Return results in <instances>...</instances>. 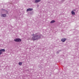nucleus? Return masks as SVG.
Listing matches in <instances>:
<instances>
[{"label":"nucleus","mask_w":79,"mask_h":79,"mask_svg":"<svg viewBox=\"0 0 79 79\" xmlns=\"http://www.w3.org/2000/svg\"><path fill=\"white\" fill-rule=\"evenodd\" d=\"M55 20H52L51 22V23H55Z\"/></svg>","instance_id":"1a4fd4ad"},{"label":"nucleus","mask_w":79,"mask_h":79,"mask_svg":"<svg viewBox=\"0 0 79 79\" xmlns=\"http://www.w3.org/2000/svg\"><path fill=\"white\" fill-rule=\"evenodd\" d=\"M71 13L73 15H75V13L74 12L72 11Z\"/></svg>","instance_id":"0eeeda50"},{"label":"nucleus","mask_w":79,"mask_h":79,"mask_svg":"<svg viewBox=\"0 0 79 79\" xmlns=\"http://www.w3.org/2000/svg\"><path fill=\"white\" fill-rule=\"evenodd\" d=\"M66 40V39H62L61 40V41L62 42H64Z\"/></svg>","instance_id":"39448f33"},{"label":"nucleus","mask_w":79,"mask_h":79,"mask_svg":"<svg viewBox=\"0 0 79 79\" xmlns=\"http://www.w3.org/2000/svg\"><path fill=\"white\" fill-rule=\"evenodd\" d=\"M33 10V9L32 8H29V9H27V11H32Z\"/></svg>","instance_id":"7ed1b4c3"},{"label":"nucleus","mask_w":79,"mask_h":79,"mask_svg":"<svg viewBox=\"0 0 79 79\" xmlns=\"http://www.w3.org/2000/svg\"><path fill=\"white\" fill-rule=\"evenodd\" d=\"M2 51L0 50V55H2Z\"/></svg>","instance_id":"9b49d317"},{"label":"nucleus","mask_w":79,"mask_h":79,"mask_svg":"<svg viewBox=\"0 0 79 79\" xmlns=\"http://www.w3.org/2000/svg\"><path fill=\"white\" fill-rule=\"evenodd\" d=\"M6 15L5 14H2L1 15V16H2V17H6Z\"/></svg>","instance_id":"20e7f679"},{"label":"nucleus","mask_w":79,"mask_h":79,"mask_svg":"<svg viewBox=\"0 0 79 79\" xmlns=\"http://www.w3.org/2000/svg\"><path fill=\"white\" fill-rule=\"evenodd\" d=\"M14 40V41H15V42H21V40L20 39L18 38Z\"/></svg>","instance_id":"f03ea898"},{"label":"nucleus","mask_w":79,"mask_h":79,"mask_svg":"<svg viewBox=\"0 0 79 79\" xmlns=\"http://www.w3.org/2000/svg\"><path fill=\"white\" fill-rule=\"evenodd\" d=\"M19 65L20 66H21V65H22V62H19Z\"/></svg>","instance_id":"9d476101"},{"label":"nucleus","mask_w":79,"mask_h":79,"mask_svg":"<svg viewBox=\"0 0 79 79\" xmlns=\"http://www.w3.org/2000/svg\"><path fill=\"white\" fill-rule=\"evenodd\" d=\"M32 36H33L32 37V40H38L40 38V36L41 35H37V34H36L35 35L33 34L32 35Z\"/></svg>","instance_id":"f257e3e1"},{"label":"nucleus","mask_w":79,"mask_h":79,"mask_svg":"<svg viewBox=\"0 0 79 79\" xmlns=\"http://www.w3.org/2000/svg\"><path fill=\"white\" fill-rule=\"evenodd\" d=\"M40 1V0H36L35 1V2H39Z\"/></svg>","instance_id":"6e6552de"},{"label":"nucleus","mask_w":79,"mask_h":79,"mask_svg":"<svg viewBox=\"0 0 79 79\" xmlns=\"http://www.w3.org/2000/svg\"><path fill=\"white\" fill-rule=\"evenodd\" d=\"M0 50H1V51L2 52H5V49H1Z\"/></svg>","instance_id":"423d86ee"}]
</instances>
